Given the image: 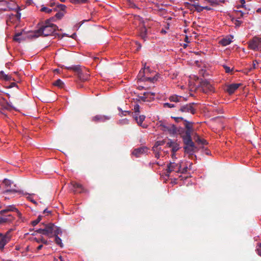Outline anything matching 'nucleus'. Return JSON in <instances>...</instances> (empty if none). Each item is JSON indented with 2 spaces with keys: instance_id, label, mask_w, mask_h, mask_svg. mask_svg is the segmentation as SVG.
I'll return each instance as SVG.
<instances>
[{
  "instance_id": "f704fd0d",
  "label": "nucleus",
  "mask_w": 261,
  "mask_h": 261,
  "mask_svg": "<svg viewBox=\"0 0 261 261\" xmlns=\"http://www.w3.org/2000/svg\"><path fill=\"white\" fill-rule=\"evenodd\" d=\"M232 21L235 25L236 27H239L242 23V21L241 20H239L237 19H235L234 18L232 19Z\"/></svg>"
},
{
  "instance_id": "4d7b16f0",
  "label": "nucleus",
  "mask_w": 261,
  "mask_h": 261,
  "mask_svg": "<svg viewBox=\"0 0 261 261\" xmlns=\"http://www.w3.org/2000/svg\"><path fill=\"white\" fill-rule=\"evenodd\" d=\"M8 2L5 0H0V6H7Z\"/></svg>"
},
{
  "instance_id": "5fc2aeb1",
  "label": "nucleus",
  "mask_w": 261,
  "mask_h": 261,
  "mask_svg": "<svg viewBox=\"0 0 261 261\" xmlns=\"http://www.w3.org/2000/svg\"><path fill=\"white\" fill-rule=\"evenodd\" d=\"M140 107L138 105H136L134 106V110L135 113L139 112Z\"/></svg>"
},
{
  "instance_id": "f03ea898",
  "label": "nucleus",
  "mask_w": 261,
  "mask_h": 261,
  "mask_svg": "<svg viewBox=\"0 0 261 261\" xmlns=\"http://www.w3.org/2000/svg\"><path fill=\"white\" fill-rule=\"evenodd\" d=\"M161 129L164 132H167L171 136H174L179 135L180 137L185 134V127H176L174 124L168 122H162L160 124Z\"/></svg>"
},
{
  "instance_id": "9d476101",
  "label": "nucleus",
  "mask_w": 261,
  "mask_h": 261,
  "mask_svg": "<svg viewBox=\"0 0 261 261\" xmlns=\"http://www.w3.org/2000/svg\"><path fill=\"white\" fill-rule=\"evenodd\" d=\"M71 185L72 186L71 190L74 194L86 193L88 192V191L84 188L83 185L79 183L72 181Z\"/></svg>"
},
{
  "instance_id": "a19ab883",
  "label": "nucleus",
  "mask_w": 261,
  "mask_h": 261,
  "mask_svg": "<svg viewBox=\"0 0 261 261\" xmlns=\"http://www.w3.org/2000/svg\"><path fill=\"white\" fill-rule=\"evenodd\" d=\"M171 118L174 119L176 122H179L181 120H183L185 122V121L186 120L184 119L181 115V116L179 117H171Z\"/></svg>"
},
{
  "instance_id": "774afa93",
  "label": "nucleus",
  "mask_w": 261,
  "mask_h": 261,
  "mask_svg": "<svg viewBox=\"0 0 261 261\" xmlns=\"http://www.w3.org/2000/svg\"><path fill=\"white\" fill-rule=\"evenodd\" d=\"M145 76L147 75L148 76V74L150 72V69H149V71L147 70V69L145 70Z\"/></svg>"
},
{
  "instance_id": "6ab92c4d",
  "label": "nucleus",
  "mask_w": 261,
  "mask_h": 261,
  "mask_svg": "<svg viewBox=\"0 0 261 261\" xmlns=\"http://www.w3.org/2000/svg\"><path fill=\"white\" fill-rule=\"evenodd\" d=\"M241 84H232L228 86L226 91L229 94H233L234 91L238 89Z\"/></svg>"
},
{
  "instance_id": "cd10ccee",
  "label": "nucleus",
  "mask_w": 261,
  "mask_h": 261,
  "mask_svg": "<svg viewBox=\"0 0 261 261\" xmlns=\"http://www.w3.org/2000/svg\"><path fill=\"white\" fill-rule=\"evenodd\" d=\"M232 40L230 38H224L221 40V43L223 46H226L231 43Z\"/></svg>"
},
{
  "instance_id": "e2e57ef3",
  "label": "nucleus",
  "mask_w": 261,
  "mask_h": 261,
  "mask_svg": "<svg viewBox=\"0 0 261 261\" xmlns=\"http://www.w3.org/2000/svg\"><path fill=\"white\" fill-rule=\"evenodd\" d=\"M187 168H188L187 167H185V168H182V169L180 168V172L182 173H186L187 171Z\"/></svg>"
},
{
  "instance_id": "49530a36",
  "label": "nucleus",
  "mask_w": 261,
  "mask_h": 261,
  "mask_svg": "<svg viewBox=\"0 0 261 261\" xmlns=\"http://www.w3.org/2000/svg\"><path fill=\"white\" fill-rule=\"evenodd\" d=\"M64 15V13H63V12H59L58 13H57L55 15V17L59 19H61L63 16Z\"/></svg>"
},
{
  "instance_id": "8fccbe9b",
  "label": "nucleus",
  "mask_w": 261,
  "mask_h": 261,
  "mask_svg": "<svg viewBox=\"0 0 261 261\" xmlns=\"http://www.w3.org/2000/svg\"><path fill=\"white\" fill-rule=\"evenodd\" d=\"M163 106H164V108L167 107V108H171L175 107V105H174L171 104V103H168V102L164 103Z\"/></svg>"
},
{
  "instance_id": "a878e982",
  "label": "nucleus",
  "mask_w": 261,
  "mask_h": 261,
  "mask_svg": "<svg viewBox=\"0 0 261 261\" xmlns=\"http://www.w3.org/2000/svg\"><path fill=\"white\" fill-rule=\"evenodd\" d=\"M207 3H210L212 6H216L219 5L220 3V0H204Z\"/></svg>"
},
{
  "instance_id": "bb28decb",
  "label": "nucleus",
  "mask_w": 261,
  "mask_h": 261,
  "mask_svg": "<svg viewBox=\"0 0 261 261\" xmlns=\"http://www.w3.org/2000/svg\"><path fill=\"white\" fill-rule=\"evenodd\" d=\"M53 85L59 88H62L63 87L64 84L60 79H58L53 83Z\"/></svg>"
},
{
  "instance_id": "de8ad7c7",
  "label": "nucleus",
  "mask_w": 261,
  "mask_h": 261,
  "mask_svg": "<svg viewBox=\"0 0 261 261\" xmlns=\"http://www.w3.org/2000/svg\"><path fill=\"white\" fill-rule=\"evenodd\" d=\"M234 12L237 13H240V17H244V15L246 14H248V12H243L241 10H234Z\"/></svg>"
},
{
  "instance_id": "f3484780",
  "label": "nucleus",
  "mask_w": 261,
  "mask_h": 261,
  "mask_svg": "<svg viewBox=\"0 0 261 261\" xmlns=\"http://www.w3.org/2000/svg\"><path fill=\"white\" fill-rule=\"evenodd\" d=\"M2 215V217H0V224L10 223L14 219V217L11 215H4V214Z\"/></svg>"
},
{
  "instance_id": "0e129e2a",
  "label": "nucleus",
  "mask_w": 261,
  "mask_h": 261,
  "mask_svg": "<svg viewBox=\"0 0 261 261\" xmlns=\"http://www.w3.org/2000/svg\"><path fill=\"white\" fill-rule=\"evenodd\" d=\"M203 10H206L207 11H210V10H212V8H211V7H209L208 6H204V7H203Z\"/></svg>"
},
{
  "instance_id": "0eeeda50",
  "label": "nucleus",
  "mask_w": 261,
  "mask_h": 261,
  "mask_svg": "<svg viewBox=\"0 0 261 261\" xmlns=\"http://www.w3.org/2000/svg\"><path fill=\"white\" fill-rule=\"evenodd\" d=\"M248 47L253 50H261V38L254 37L248 42Z\"/></svg>"
},
{
  "instance_id": "680f3d73",
  "label": "nucleus",
  "mask_w": 261,
  "mask_h": 261,
  "mask_svg": "<svg viewBox=\"0 0 261 261\" xmlns=\"http://www.w3.org/2000/svg\"><path fill=\"white\" fill-rule=\"evenodd\" d=\"M70 3L76 4H80L81 3V0H69Z\"/></svg>"
},
{
  "instance_id": "ea45409f",
  "label": "nucleus",
  "mask_w": 261,
  "mask_h": 261,
  "mask_svg": "<svg viewBox=\"0 0 261 261\" xmlns=\"http://www.w3.org/2000/svg\"><path fill=\"white\" fill-rule=\"evenodd\" d=\"M3 80H5L6 81H13L14 80L11 75L6 74V75H5Z\"/></svg>"
},
{
  "instance_id": "39448f33",
  "label": "nucleus",
  "mask_w": 261,
  "mask_h": 261,
  "mask_svg": "<svg viewBox=\"0 0 261 261\" xmlns=\"http://www.w3.org/2000/svg\"><path fill=\"white\" fill-rule=\"evenodd\" d=\"M196 105V103L195 102L180 104L177 113L184 116L187 115L189 113L194 114L196 112V109L194 107Z\"/></svg>"
},
{
  "instance_id": "58836bf2",
  "label": "nucleus",
  "mask_w": 261,
  "mask_h": 261,
  "mask_svg": "<svg viewBox=\"0 0 261 261\" xmlns=\"http://www.w3.org/2000/svg\"><path fill=\"white\" fill-rule=\"evenodd\" d=\"M176 142V141H173L171 139H169L168 142L166 143V145L167 147L171 148Z\"/></svg>"
},
{
  "instance_id": "f8f14e48",
  "label": "nucleus",
  "mask_w": 261,
  "mask_h": 261,
  "mask_svg": "<svg viewBox=\"0 0 261 261\" xmlns=\"http://www.w3.org/2000/svg\"><path fill=\"white\" fill-rule=\"evenodd\" d=\"M54 224L53 223H49L45 225L44 228V235L47 236L49 238L53 237Z\"/></svg>"
},
{
  "instance_id": "a18cd8bd",
  "label": "nucleus",
  "mask_w": 261,
  "mask_h": 261,
  "mask_svg": "<svg viewBox=\"0 0 261 261\" xmlns=\"http://www.w3.org/2000/svg\"><path fill=\"white\" fill-rule=\"evenodd\" d=\"M54 18L53 17L51 18L47 19L46 20H45L44 23L43 24H42L41 25H50L53 23H51L50 22L51 21L54 20Z\"/></svg>"
},
{
  "instance_id": "dca6fc26",
  "label": "nucleus",
  "mask_w": 261,
  "mask_h": 261,
  "mask_svg": "<svg viewBox=\"0 0 261 261\" xmlns=\"http://www.w3.org/2000/svg\"><path fill=\"white\" fill-rule=\"evenodd\" d=\"M148 151V148L146 147L143 146L136 149H135L132 152V154L136 157H139L141 154L146 152Z\"/></svg>"
},
{
  "instance_id": "423d86ee",
  "label": "nucleus",
  "mask_w": 261,
  "mask_h": 261,
  "mask_svg": "<svg viewBox=\"0 0 261 261\" xmlns=\"http://www.w3.org/2000/svg\"><path fill=\"white\" fill-rule=\"evenodd\" d=\"M149 71V67H146V63H145L144 65V68L141 69L139 73L138 74V79L139 80H141L142 81H149L151 83H154L155 81H156L158 80V76L156 75L152 77L145 76V70Z\"/></svg>"
},
{
  "instance_id": "b1692460",
  "label": "nucleus",
  "mask_w": 261,
  "mask_h": 261,
  "mask_svg": "<svg viewBox=\"0 0 261 261\" xmlns=\"http://www.w3.org/2000/svg\"><path fill=\"white\" fill-rule=\"evenodd\" d=\"M165 143V140L159 141L155 142L154 145L152 147V150L153 151H155V149L158 148L159 146L163 145Z\"/></svg>"
},
{
  "instance_id": "20e7f679",
  "label": "nucleus",
  "mask_w": 261,
  "mask_h": 261,
  "mask_svg": "<svg viewBox=\"0 0 261 261\" xmlns=\"http://www.w3.org/2000/svg\"><path fill=\"white\" fill-rule=\"evenodd\" d=\"M65 68L73 70L75 72L79 79L83 81H87L89 79L90 74L88 73V71L85 67H82L80 65H74L69 67H66Z\"/></svg>"
},
{
  "instance_id": "473e14b6",
  "label": "nucleus",
  "mask_w": 261,
  "mask_h": 261,
  "mask_svg": "<svg viewBox=\"0 0 261 261\" xmlns=\"http://www.w3.org/2000/svg\"><path fill=\"white\" fill-rule=\"evenodd\" d=\"M172 152L175 153L179 149V144L176 142L175 144L171 147Z\"/></svg>"
},
{
  "instance_id": "13d9d810",
  "label": "nucleus",
  "mask_w": 261,
  "mask_h": 261,
  "mask_svg": "<svg viewBox=\"0 0 261 261\" xmlns=\"http://www.w3.org/2000/svg\"><path fill=\"white\" fill-rule=\"evenodd\" d=\"M15 86L17 87V86L16 85V83H14V82H13V83H11L10 84V85H9V86H6V88H12V87H15Z\"/></svg>"
},
{
  "instance_id": "393cba45",
  "label": "nucleus",
  "mask_w": 261,
  "mask_h": 261,
  "mask_svg": "<svg viewBox=\"0 0 261 261\" xmlns=\"http://www.w3.org/2000/svg\"><path fill=\"white\" fill-rule=\"evenodd\" d=\"M146 35H147V29L146 28V27H144L141 31L140 37L144 40H145L146 38Z\"/></svg>"
},
{
  "instance_id": "9b49d317",
  "label": "nucleus",
  "mask_w": 261,
  "mask_h": 261,
  "mask_svg": "<svg viewBox=\"0 0 261 261\" xmlns=\"http://www.w3.org/2000/svg\"><path fill=\"white\" fill-rule=\"evenodd\" d=\"M181 167V163L176 164L174 162H170L167 166V173L168 174V175L169 176V173L172 171H175L177 173L180 172Z\"/></svg>"
},
{
  "instance_id": "338daca9",
  "label": "nucleus",
  "mask_w": 261,
  "mask_h": 261,
  "mask_svg": "<svg viewBox=\"0 0 261 261\" xmlns=\"http://www.w3.org/2000/svg\"><path fill=\"white\" fill-rule=\"evenodd\" d=\"M42 247H43V245H40L39 246H38V247L37 248V251L41 250L42 248Z\"/></svg>"
},
{
  "instance_id": "6e6d98bb",
  "label": "nucleus",
  "mask_w": 261,
  "mask_h": 261,
  "mask_svg": "<svg viewBox=\"0 0 261 261\" xmlns=\"http://www.w3.org/2000/svg\"><path fill=\"white\" fill-rule=\"evenodd\" d=\"M36 231L37 233H41V234H43L44 235V232H45L44 228H43V229H42V228L38 229L37 230H36Z\"/></svg>"
},
{
  "instance_id": "4be33fe9",
  "label": "nucleus",
  "mask_w": 261,
  "mask_h": 261,
  "mask_svg": "<svg viewBox=\"0 0 261 261\" xmlns=\"http://www.w3.org/2000/svg\"><path fill=\"white\" fill-rule=\"evenodd\" d=\"M138 114H136L135 116V119L136 120L137 123L139 125H141L142 122L144 121L145 116L144 115H140L138 117Z\"/></svg>"
},
{
  "instance_id": "2eb2a0df",
  "label": "nucleus",
  "mask_w": 261,
  "mask_h": 261,
  "mask_svg": "<svg viewBox=\"0 0 261 261\" xmlns=\"http://www.w3.org/2000/svg\"><path fill=\"white\" fill-rule=\"evenodd\" d=\"M13 211L16 212L18 216L19 217H20V216L21 215V213L18 211V210L14 205H9L8 207H7V208L6 209L1 211L0 214L4 215L9 212H13Z\"/></svg>"
},
{
  "instance_id": "1a4fd4ad",
  "label": "nucleus",
  "mask_w": 261,
  "mask_h": 261,
  "mask_svg": "<svg viewBox=\"0 0 261 261\" xmlns=\"http://www.w3.org/2000/svg\"><path fill=\"white\" fill-rule=\"evenodd\" d=\"M10 240L11 236L10 235V231H7L5 234L0 233V249H3L5 246Z\"/></svg>"
},
{
  "instance_id": "aec40b11",
  "label": "nucleus",
  "mask_w": 261,
  "mask_h": 261,
  "mask_svg": "<svg viewBox=\"0 0 261 261\" xmlns=\"http://www.w3.org/2000/svg\"><path fill=\"white\" fill-rule=\"evenodd\" d=\"M195 141L199 145H206L207 144V141L203 139H201L200 137L195 133L194 136Z\"/></svg>"
},
{
  "instance_id": "a211bd4d",
  "label": "nucleus",
  "mask_w": 261,
  "mask_h": 261,
  "mask_svg": "<svg viewBox=\"0 0 261 261\" xmlns=\"http://www.w3.org/2000/svg\"><path fill=\"white\" fill-rule=\"evenodd\" d=\"M169 99L170 101L175 102H180L184 101H187V99L184 98L182 96H179L177 95H173L169 97Z\"/></svg>"
},
{
  "instance_id": "864d4df0",
  "label": "nucleus",
  "mask_w": 261,
  "mask_h": 261,
  "mask_svg": "<svg viewBox=\"0 0 261 261\" xmlns=\"http://www.w3.org/2000/svg\"><path fill=\"white\" fill-rule=\"evenodd\" d=\"M258 64V62L255 60L253 62V64H252V67L250 68V69H249L250 71H251V70L252 69H254L255 68H256V65Z\"/></svg>"
},
{
  "instance_id": "72a5a7b5",
  "label": "nucleus",
  "mask_w": 261,
  "mask_h": 261,
  "mask_svg": "<svg viewBox=\"0 0 261 261\" xmlns=\"http://www.w3.org/2000/svg\"><path fill=\"white\" fill-rule=\"evenodd\" d=\"M34 240L38 243H42L44 244L48 245V242L42 237L41 239L35 238Z\"/></svg>"
},
{
  "instance_id": "052dcab7",
  "label": "nucleus",
  "mask_w": 261,
  "mask_h": 261,
  "mask_svg": "<svg viewBox=\"0 0 261 261\" xmlns=\"http://www.w3.org/2000/svg\"><path fill=\"white\" fill-rule=\"evenodd\" d=\"M19 10H20V8H18V10L17 12V14L16 15V16L18 19H19L21 17V13L19 12Z\"/></svg>"
},
{
  "instance_id": "4c0bfd02",
  "label": "nucleus",
  "mask_w": 261,
  "mask_h": 261,
  "mask_svg": "<svg viewBox=\"0 0 261 261\" xmlns=\"http://www.w3.org/2000/svg\"><path fill=\"white\" fill-rule=\"evenodd\" d=\"M57 8L59 9L61 11L65 12L66 9V6L63 4H58Z\"/></svg>"
},
{
  "instance_id": "7ed1b4c3",
  "label": "nucleus",
  "mask_w": 261,
  "mask_h": 261,
  "mask_svg": "<svg viewBox=\"0 0 261 261\" xmlns=\"http://www.w3.org/2000/svg\"><path fill=\"white\" fill-rule=\"evenodd\" d=\"M58 27L55 24L50 25H41L37 30L34 32L33 37H38L39 36H48L51 35L57 29Z\"/></svg>"
},
{
  "instance_id": "e433bc0d",
  "label": "nucleus",
  "mask_w": 261,
  "mask_h": 261,
  "mask_svg": "<svg viewBox=\"0 0 261 261\" xmlns=\"http://www.w3.org/2000/svg\"><path fill=\"white\" fill-rule=\"evenodd\" d=\"M41 219H42V216L39 215L36 220L32 222V225L36 226L37 224H38L40 222V221L41 220Z\"/></svg>"
},
{
  "instance_id": "412c9836",
  "label": "nucleus",
  "mask_w": 261,
  "mask_h": 261,
  "mask_svg": "<svg viewBox=\"0 0 261 261\" xmlns=\"http://www.w3.org/2000/svg\"><path fill=\"white\" fill-rule=\"evenodd\" d=\"M240 3H241V5L236 6L237 9H239L241 8H243L245 9V10L247 11L250 10L249 6L245 4V0H240Z\"/></svg>"
},
{
  "instance_id": "4468645a",
  "label": "nucleus",
  "mask_w": 261,
  "mask_h": 261,
  "mask_svg": "<svg viewBox=\"0 0 261 261\" xmlns=\"http://www.w3.org/2000/svg\"><path fill=\"white\" fill-rule=\"evenodd\" d=\"M110 119V116L102 115H97L92 117V120L96 123L103 122Z\"/></svg>"
},
{
  "instance_id": "37998d69",
  "label": "nucleus",
  "mask_w": 261,
  "mask_h": 261,
  "mask_svg": "<svg viewBox=\"0 0 261 261\" xmlns=\"http://www.w3.org/2000/svg\"><path fill=\"white\" fill-rule=\"evenodd\" d=\"M148 94H149L148 92H144L143 93V95L140 96L139 98L142 101H147V96H146L148 95Z\"/></svg>"
},
{
  "instance_id": "ddd939ff",
  "label": "nucleus",
  "mask_w": 261,
  "mask_h": 261,
  "mask_svg": "<svg viewBox=\"0 0 261 261\" xmlns=\"http://www.w3.org/2000/svg\"><path fill=\"white\" fill-rule=\"evenodd\" d=\"M0 106L3 109L8 111H11L12 109H15L14 107H13L10 102H8L4 97L0 99Z\"/></svg>"
},
{
  "instance_id": "3c124183",
  "label": "nucleus",
  "mask_w": 261,
  "mask_h": 261,
  "mask_svg": "<svg viewBox=\"0 0 261 261\" xmlns=\"http://www.w3.org/2000/svg\"><path fill=\"white\" fill-rule=\"evenodd\" d=\"M223 67L225 69V72L226 73H230L231 71H232V69H230V68L226 65H224L223 66Z\"/></svg>"
},
{
  "instance_id": "5701e85b",
  "label": "nucleus",
  "mask_w": 261,
  "mask_h": 261,
  "mask_svg": "<svg viewBox=\"0 0 261 261\" xmlns=\"http://www.w3.org/2000/svg\"><path fill=\"white\" fill-rule=\"evenodd\" d=\"M22 32H18L15 34L13 37V40L16 42H20L21 40L24 39V37H20L22 35Z\"/></svg>"
},
{
  "instance_id": "c03bdc74",
  "label": "nucleus",
  "mask_w": 261,
  "mask_h": 261,
  "mask_svg": "<svg viewBox=\"0 0 261 261\" xmlns=\"http://www.w3.org/2000/svg\"><path fill=\"white\" fill-rule=\"evenodd\" d=\"M161 150V148H159L155 149V151H153L154 153L155 157L156 159H159L160 158V152Z\"/></svg>"
},
{
  "instance_id": "09e8293b",
  "label": "nucleus",
  "mask_w": 261,
  "mask_h": 261,
  "mask_svg": "<svg viewBox=\"0 0 261 261\" xmlns=\"http://www.w3.org/2000/svg\"><path fill=\"white\" fill-rule=\"evenodd\" d=\"M17 192H19V191L16 190L15 189H9V190H6L4 193H17Z\"/></svg>"
},
{
  "instance_id": "603ef678",
  "label": "nucleus",
  "mask_w": 261,
  "mask_h": 261,
  "mask_svg": "<svg viewBox=\"0 0 261 261\" xmlns=\"http://www.w3.org/2000/svg\"><path fill=\"white\" fill-rule=\"evenodd\" d=\"M256 251L259 255L261 256V243L258 244L256 248Z\"/></svg>"
},
{
  "instance_id": "f257e3e1",
  "label": "nucleus",
  "mask_w": 261,
  "mask_h": 261,
  "mask_svg": "<svg viewBox=\"0 0 261 261\" xmlns=\"http://www.w3.org/2000/svg\"><path fill=\"white\" fill-rule=\"evenodd\" d=\"M185 132L181 137L184 144V149L185 152L190 155H193L197 147L192 139V135L194 132L193 123L188 120L185 121Z\"/></svg>"
},
{
  "instance_id": "c9c22d12",
  "label": "nucleus",
  "mask_w": 261,
  "mask_h": 261,
  "mask_svg": "<svg viewBox=\"0 0 261 261\" xmlns=\"http://www.w3.org/2000/svg\"><path fill=\"white\" fill-rule=\"evenodd\" d=\"M184 5L187 9H188L190 10H192L193 9V8H194V4H191L188 2H185L184 3Z\"/></svg>"
},
{
  "instance_id": "c756f323",
  "label": "nucleus",
  "mask_w": 261,
  "mask_h": 261,
  "mask_svg": "<svg viewBox=\"0 0 261 261\" xmlns=\"http://www.w3.org/2000/svg\"><path fill=\"white\" fill-rule=\"evenodd\" d=\"M62 233V230L60 228L57 227V226H56L55 225H54V231H53V236H54L55 237L57 236L60 233Z\"/></svg>"
},
{
  "instance_id": "69168bd1",
  "label": "nucleus",
  "mask_w": 261,
  "mask_h": 261,
  "mask_svg": "<svg viewBox=\"0 0 261 261\" xmlns=\"http://www.w3.org/2000/svg\"><path fill=\"white\" fill-rule=\"evenodd\" d=\"M43 213H47V214H50L51 211H48L47 208L45 209L43 211Z\"/></svg>"
},
{
  "instance_id": "79ce46f5",
  "label": "nucleus",
  "mask_w": 261,
  "mask_h": 261,
  "mask_svg": "<svg viewBox=\"0 0 261 261\" xmlns=\"http://www.w3.org/2000/svg\"><path fill=\"white\" fill-rule=\"evenodd\" d=\"M3 183L5 184V185L7 187H10L12 184L13 183L12 181H11L10 180L8 179H5L3 180Z\"/></svg>"
},
{
  "instance_id": "c85d7f7f",
  "label": "nucleus",
  "mask_w": 261,
  "mask_h": 261,
  "mask_svg": "<svg viewBox=\"0 0 261 261\" xmlns=\"http://www.w3.org/2000/svg\"><path fill=\"white\" fill-rule=\"evenodd\" d=\"M55 242L56 244L57 245H59L61 248H63L64 246V245L62 242V240L61 239V238H59L57 236H55Z\"/></svg>"
},
{
  "instance_id": "7c9ffc66",
  "label": "nucleus",
  "mask_w": 261,
  "mask_h": 261,
  "mask_svg": "<svg viewBox=\"0 0 261 261\" xmlns=\"http://www.w3.org/2000/svg\"><path fill=\"white\" fill-rule=\"evenodd\" d=\"M40 11L49 14L53 11V9H49L44 6H42V7L40 9Z\"/></svg>"
},
{
  "instance_id": "2f4dec72",
  "label": "nucleus",
  "mask_w": 261,
  "mask_h": 261,
  "mask_svg": "<svg viewBox=\"0 0 261 261\" xmlns=\"http://www.w3.org/2000/svg\"><path fill=\"white\" fill-rule=\"evenodd\" d=\"M194 8L198 12H201L203 10V7L200 6L198 3L194 4Z\"/></svg>"
},
{
  "instance_id": "bf43d9fd",
  "label": "nucleus",
  "mask_w": 261,
  "mask_h": 261,
  "mask_svg": "<svg viewBox=\"0 0 261 261\" xmlns=\"http://www.w3.org/2000/svg\"><path fill=\"white\" fill-rule=\"evenodd\" d=\"M6 75V74H5L3 71H0V79L3 80Z\"/></svg>"
},
{
  "instance_id": "6e6552de",
  "label": "nucleus",
  "mask_w": 261,
  "mask_h": 261,
  "mask_svg": "<svg viewBox=\"0 0 261 261\" xmlns=\"http://www.w3.org/2000/svg\"><path fill=\"white\" fill-rule=\"evenodd\" d=\"M200 87L202 91L206 94H209L214 92L213 86L207 80H202L200 83Z\"/></svg>"
}]
</instances>
